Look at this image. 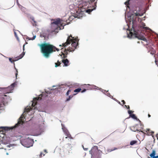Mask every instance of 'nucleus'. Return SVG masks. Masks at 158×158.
Wrapping results in <instances>:
<instances>
[{
  "label": "nucleus",
  "mask_w": 158,
  "mask_h": 158,
  "mask_svg": "<svg viewBox=\"0 0 158 158\" xmlns=\"http://www.w3.org/2000/svg\"><path fill=\"white\" fill-rule=\"evenodd\" d=\"M128 7L130 9L129 12L125 13V19L128 26L127 30L130 31V35H128L127 37L130 39L137 38L146 41L144 34L142 31L150 29L145 27V23L142 22L144 19L138 17L143 15V13L141 12V10L139 7Z\"/></svg>",
  "instance_id": "obj_1"
},
{
  "label": "nucleus",
  "mask_w": 158,
  "mask_h": 158,
  "mask_svg": "<svg viewBox=\"0 0 158 158\" xmlns=\"http://www.w3.org/2000/svg\"><path fill=\"white\" fill-rule=\"evenodd\" d=\"M37 98H35L33 99V100L31 106L25 108L24 111L22 114L21 116L19 119V121L14 126L11 127H0V132L2 131H8L10 130H14V131H18L20 129L21 125H22L26 120L25 115L26 112L28 115H30L31 112L33 114L35 111L34 110H37L39 111H43L41 107L40 106V105L38 104L37 101L39 100Z\"/></svg>",
  "instance_id": "obj_2"
},
{
  "label": "nucleus",
  "mask_w": 158,
  "mask_h": 158,
  "mask_svg": "<svg viewBox=\"0 0 158 158\" xmlns=\"http://www.w3.org/2000/svg\"><path fill=\"white\" fill-rule=\"evenodd\" d=\"M38 45L40 48L41 51L43 56L47 59L49 58L53 52H55L56 50L57 51H59V49L50 44L49 43L38 44Z\"/></svg>",
  "instance_id": "obj_3"
},
{
  "label": "nucleus",
  "mask_w": 158,
  "mask_h": 158,
  "mask_svg": "<svg viewBox=\"0 0 158 158\" xmlns=\"http://www.w3.org/2000/svg\"><path fill=\"white\" fill-rule=\"evenodd\" d=\"M93 7V8L88 9L86 10H83L82 8L81 9H80V10L77 11L73 15L70 16L69 18V20H70V19H73L74 18H76L80 19L82 17L83 14L84 12L90 14L93 10L95 9V7L94 8Z\"/></svg>",
  "instance_id": "obj_4"
},
{
  "label": "nucleus",
  "mask_w": 158,
  "mask_h": 158,
  "mask_svg": "<svg viewBox=\"0 0 158 158\" xmlns=\"http://www.w3.org/2000/svg\"><path fill=\"white\" fill-rule=\"evenodd\" d=\"M77 41V40H75L74 39L72 35H70L68 37L66 42L65 43L62 44V45L61 44L59 46H63L64 48H66L67 46L70 44L71 42H72L71 45L72 46L74 47L75 48L74 49H75L78 45V42L76 43V41ZM74 49V50L75 49Z\"/></svg>",
  "instance_id": "obj_5"
},
{
  "label": "nucleus",
  "mask_w": 158,
  "mask_h": 158,
  "mask_svg": "<svg viewBox=\"0 0 158 158\" xmlns=\"http://www.w3.org/2000/svg\"><path fill=\"white\" fill-rule=\"evenodd\" d=\"M49 89V91L47 89H45V92H43L42 94L40 95L41 96V98L40 99H44L45 100H50L52 97L54 96L53 94H52V92H51L52 90H54L53 89L48 88Z\"/></svg>",
  "instance_id": "obj_6"
},
{
  "label": "nucleus",
  "mask_w": 158,
  "mask_h": 158,
  "mask_svg": "<svg viewBox=\"0 0 158 158\" xmlns=\"http://www.w3.org/2000/svg\"><path fill=\"white\" fill-rule=\"evenodd\" d=\"M52 23L56 25L55 28H59V30L62 29L64 28V26L66 25V21L63 19H58L55 20L52 22Z\"/></svg>",
  "instance_id": "obj_7"
},
{
  "label": "nucleus",
  "mask_w": 158,
  "mask_h": 158,
  "mask_svg": "<svg viewBox=\"0 0 158 158\" xmlns=\"http://www.w3.org/2000/svg\"><path fill=\"white\" fill-rule=\"evenodd\" d=\"M16 85L17 82H15L8 87H0V91L2 92L4 94L11 93L14 88Z\"/></svg>",
  "instance_id": "obj_8"
},
{
  "label": "nucleus",
  "mask_w": 158,
  "mask_h": 158,
  "mask_svg": "<svg viewBox=\"0 0 158 158\" xmlns=\"http://www.w3.org/2000/svg\"><path fill=\"white\" fill-rule=\"evenodd\" d=\"M33 143V139L29 138H26L21 141L22 145L26 148H29L32 146Z\"/></svg>",
  "instance_id": "obj_9"
},
{
  "label": "nucleus",
  "mask_w": 158,
  "mask_h": 158,
  "mask_svg": "<svg viewBox=\"0 0 158 158\" xmlns=\"http://www.w3.org/2000/svg\"><path fill=\"white\" fill-rule=\"evenodd\" d=\"M93 2H93V1L90 0H87V1H86L85 2H83L82 4V8L81 9H83V10H87V8H88L89 7V6H90V7L92 6L91 9L93 8L94 7V8L95 7V8H96V7L97 6H96V3L97 2H96L94 4V6L93 5H91V3H92Z\"/></svg>",
  "instance_id": "obj_10"
},
{
  "label": "nucleus",
  "mask_w": 158,
  "mask_h": 158,
  "mask_svg": "<svg viewBox=\"0 0 158 158\" xmlns=\"http://www.w3.org/2000/svg\"><path fill=\"white\" fill-rule=\"evenodd\" d=\"M44 120L42 118V120L39 122V128L37 129V132L35 133L36 135H41L44 131V128L45 127Z\"/></svg>",
  "instance_id": "obj_11"
},
{
  "label": "nucleus",
  "mask_w": 158,
  "mask_h": 158,
  "mask_svg": "<svg viewBox=\"0 0 158 158\" xmlns=\"http://www.w3.org/2000/svg\"><path fill=\"white\" fill-rule=\"evenodd\" d=\"M72 47H69L68 48H65L64 49V52L65 53H64L63 52H62V54L61 55V57L62 58H66L67 57V55L68 54V52H73L74 51V49L72 50Z\"/></svg>",
  "instance_id": "obj_12"
},
{
  "label": "nucleus",
  "mask_w": 158,
  "mask_h": 158,
  "mask_svg": "<svg viewBox=\"0 0 158 158\" xmlns=\"http://www.w3.org/2000/svg\"><path fill=\"white\" fill-rule=\"evenodd\" d=\"M61 126L62 129L63 130V132L67 136V137H66V138H67L68 137H69L70 139H72V137L71 135L70 134L68 130L65 127L64 125L62 123Z\"/></svg>",
  "instance_id": "obj_13"
},
{
  "label": "nucleus",
  "mask_w": 158,
  "mask_h": 158,
  "mask_svg": "<svg viewBox=\"0 0 158 158\" xmlns=\"http://www.w3.org/2000/svg\"><path fill=\"white\" fill-rule=\"evenodd\" d=\"M49 35V31L48 30H45L44 32H42L40 35V37L42 38L44 37L45 40H47L48 38Z\"/></svg>",
  "instance_id": "obj_14"
},
{
  "label": "nucleus",
  "mask_w": 158,
  "mask_h": 158,
  "mask_svg": "<svg viewBox=\"0 0 158 158\" xmlns=\"http://www.w3.org/2000/svg\"><path fill=\"white\" fill-rule=\"evenodd\" d=\"M59 28H55L53 30H52L49 31V35H56L57 33L58 32Z\"/></svg>",
  "instance_id": "obj_15"
},
{
  "label": "nucleus",
  "mask_w": 158,
  "mask_h": 158,
  "mask_svg": "<svg viewBox=\"0 0 158 158\" xmlns=\"http://www.w3.org/2000/svg\"><path fill=\"white\" fill-rule=\"evenodd\" d=\"M62 62L64 64V65L65 66H68L69 65V61L67 58H62Z\"/></svg>",
  "instance_id": "obj_16"
},
{
  "label": "nucleus",
  "mask_w": 158,
  "mask_h": 158,
  "mask_svg": "<svg viewBox=\"0 0 158 158\" xmlns=\"http://www.w3.org/2000/svg\"><path fill=\"white\" fill-rule=\"evenodd\" d=\"M156 152L155 150H153L152 153L150 155L151 158H158V155L156 156Z\"/></svg>",
  "instance_id": "obj_17"
},
{
  "label": "nucleus",
  "mask_w": 158,
  "mask_h": 158,
  "mask_svg": "<svg viewBox=\"0 0 158 158\" xmlns=\"http://www.w3.org/2000/svg\"><path fill=\"white\" fill-rule=\"evenodd\" d=\"M130 117H131L134 119H136L137 120H139V121L140 122V121L137 118V117L135 116V114H132L130 116Z\"/></svg>",
  "instance_id": "obj_18"
},
{
  "label": "nucleus",
  "mask_w": 158,
  "mask_h": 158,
  "mask_svg": "<svg viewBox=\"0 0 158 158\" xmlns=\"http://www.w3.org/2000/svg\"><path fill=\"white\" fill-rule=\"evenodd\" d=\"M93 86L94 87H97V88H96V89H99V90H100L104 94H105L106 93H105V92H106V90H104V89H102L101 88H99L98 87H97L95 85H93Z\"/></svg>",
  "instance_id": "obj_19"
},
{
  "label": "nucleus",
  "mask_w": 158,
  "mask_h": 158,
  "mask_svg": "<svg viewBox=\"0 0 158 158\" xmlns=\"http://www.w3.org/2000/svg\"><path fill=\"white\" fill-rule=\"evenodd\" d=\"M101 154L100 152L98 154L95 156H92L91 158H101Z\"/></svg>",
  "instance_id": "obj_20"
},
{
  "label": "nucleus",
  "mask_w": 158,
  "mask_h": 158,
  "mask_svg": "<svg viewBox=\"0 0 158 158\" xmlns=\"http://www.w3.org/2000/svg\"><path fill=\"white\" fill-rule=\"evenodd\" d=\"M25 54V52H23L19 56H18V59H20L22 58Z\"/></svg>",
  "instance_id": "obj_21"
},
{
  "label": "nucleus",
  "mask_w": 158,
  "mask_h": 158,
  "mask_svg": "<svg viewBox=\"0 0 158 158\" xmlns=\"http://www.w3.org/2000/svg\"><path fill=\"white\" fill-rule=\"evenodd\" d=\"M25 54V52H23L19 56H18V59H20L22 58Z\"/></svg>",
  "instance_id": "obj_22"
},
{
  "label": "nucleus",
  "mask_w": 158,
  "mask_h": 158,
  "mask_svg": "<svg viewBox=\"0 0 158 158\" xmlns=\"http://www.w3.org/2000/svg\"><path fill=\"white\" fill-rule=\"evenodd\" d=\"M73 95H69V97L66 98V99L65 100V102H67L69 101L70 100H71V98H73Z\"/></svg>",
  "instance_id": "obj_23"
},
{
  "label": "nucleus",
  "mask_w": 158,
  "mask_h": 158,
  "mask_svg": "<svg viewBox=\"0 0 158 158\" xmlns=\"http://www.w3.org/2000/svg\"><path fill=\"white\" fill-rule=\"evenodd\" d=\"M137 142V141L136 140H132L130 142V144L131 145H133L135 144H136Z\"/></svg>",
  "instance_id": "obj_24"
},
{
  "label": "nucleus",
  "mask_w": 158,
  "mask_h": 158,
  "mask_svg": "<svg viewBox=\"0 0 158 158\" xmlns=\"http://www.w3.org/2000/svg\"><path fill=\"white\" fill-rule=\"evenodd\" d=\"M61 64V63L58 60L57 61V63H55V67H58V66H60V64Z\"/></svg>",
  "instance_id": "obj_25"
},
{
  "label": "nucleus",
  "mask_w": 158,
  "mask_h": 158,
  "mask_svg": "<svg viewBox=\"0 0 158 158\" xmlns=\"http://www.w3.org/2000/svg\"><path fill=\"white\" fill-rule=\"evenodd\" d=\"M36 36L35 35L33 36L32 38H30L28 37H27V39H28L29 40H34L36 38Z\"/></svg>",
  "instance_id": "obj_26"
},
{
  "label": "nucleus",
  "mask_w": 158,
  "mask_h": 158,
  "mask_svg": "<svg viewBox=\"0 0 158 158\" xmlns=\"http://www.w3.org/2000/svg\"><path fill=\"white\" fill-rule=\"evenodd\" d=\"M81 89L80 88H78L76 89L74 91V92L78 93L81 91Z\"/></svg>",
  "instance_id": "obj_27"
},
{
  "label": "nucleus",
  "mask_w": 158,
  "mask_h": 158,
  "mask_svg": "<svg viewBox=\"0 0 158 158\" xmlns=\"http://www.w3.org/2000/svg\"><path fill=\"white\" fill-rule=\"evenodd\" d=\"M9 61L11 63H13V64H14V65H15V63H14V61H16V60H12V59L11 58H9Z\"/></svg>",
  "instance_id": "obj_28"
},
{
  "label": "nucleus",
  "mask_w": 158,
  "mask_h": 158,
  "mask_svg": "<svg viewBox=\"0 0 158 158\" xmlns=\"http://www.w3.org/2000/svg\"><path fill=\"white\" fill-rule=\"evenodd\" d=\"M131 130L133 131H139V132H142V131H141V130H138V129H136V130L135 131V128H134V129H132L131 128Z\"/></svg>",
  "instance_id": "obj_29"
},
{
  "label": "nucleus",
  "mask_w": 158,
  "mask_h": 158,
  "mask_svg": "<svg viewBox=\"0 0 158 158\" xmlns=\"http://www.w3.org/2000/svg\"><path fill=\"white\" fill-rule=\"evenodd\" d=\"M14 34H15V36L16 37V38H17V40H19V38L17 35V34H16V32L15 31H14Z\"/></svg>",
  "instance_id": "obj_30"
},
{
  "label": "nucleus",
  "mask_w": 158,
  "mask_h": 158,
  "mask_svg": "<svg viewBox=\"0 0 158 158\" xmlns=\"http://www.w3.org/2000/svg\"><path fill=\"white\" fill-rule=\"evenodd\" d=\"M64 86V85H60L57 86V88H61L62 87L63 88Z\"/></svg>",
  "instance_id": "obj_31"
},
{
  "label": "nucleus",
  "mask_w": 158,
  "mask_h": 158,
  "mask_svg": "<svg viewBox=\"0 0 158 158\" xmlns=\"http://www.w3.org/2000/svg\"><path fill=\"white\" fill-rule=\"evenodd\" d=\"M15 69L16 70V73L15 74V77H16V78L17 77V76L18 74V72L17 69H16L15 67Z\"/></svg>",
  "instance_id": "obj_32"
},
{
  "label": "nucleus",
  "mask_w": 158,
  "mask_h": 158,
  "mask_svg": "<svg viewBox=\"0 0 158 158\" xmlns=\"http://www.w3.org/2000/svg\"><path fill=\"white\" fill-rule=\"evenodd\" d=\"M19 8L21 10H22V8H24V7H23L21 5L19 4V5H18Z\"/></svg>",
  "instance_id": "obj_33"
},
{
  "label": "nucleus",
  "mask_w": 158,
  "mask_h": 158,
  "mask_svg": "<svg viewBox=\"0 0 158 158\" xmlns=\"http://www.w3.org/2000/svg\"><path fill=\"white\" fill-rule=\"evenodd\" d=\"M71 91V90L70 89H69L67 92L66 93V95H67V96H68L69 95V92H70Z\"/></svg>",
  "instance_id": "obj_34"
},
{
  "label": "nucleus",
  "mask_w": 158,
  "mask_h": 158,
  "mask_svg": "<svg viewBox=\"0 0 158 158\" xmlns=\"http://www.w3.org/2000/svg\"><path fill=\"white\" fill-rule=\"evenodd\" d=\"M30 18L33 21L34 23H35L36 22V21L34 20V18L33 17L31 16L30 17Z\"/></svg>",
  "instance_id": "obj_35"
},
{
  "label": "nucleus",
  "mask_w": 158,
  "mask_h": 158,
  "mask_svg": "<svg viewBox=\"0 0 158 158\" xmlns=\"http://www.w3.org/2000/svg\"><path fill=\"white\" fill-rule=\"evenodd\" d=\"M155 62L156 65L158 66V59H155Z\"/></svg>",
  "instance_id": "obj_36"
},
{
  "label": "nucleus",
  "mask_w": 158,
  "mask_h": 158,
  "mask_svg": "<svg viewBox=\"0 0 158 158\" xmlns=\"http://www.w3.org/2000/svg\"><path fill=\"white\" fill-rule=\"evenodd\" d=\"M132 111L130 110H129L128 111V114H129L130 116V115H131L132 114Z\"/></svg>",
  "instance_id": "obj_37"
},
{
  "label": "nucleus",
  "mask_w": 158,
  "mask_h": 158,
  "mask_svg": "<svg viewBox=\"0 0 158 158\" xmlns=\"http://www.w3.org/2000/svg\"><path fill=\"white\" fill-rule=\"evenodd\" d=\"M86 90V89H84L82 90L81 91V93H83L85 92Z\"/></svg>",
  "instance_id": "obj_38"
},
{
  "label": "nucleus",
  "mask_w": 158,
  "mask_h": 158,
  "mask_svg": "<svg viewBox=\"0 0 158 158\" xmlns=\"http://www.w3.org/2000/svg\"><path fill=\"white\" fill-rule=\"evenodd\" d=\"M124 4L126 5H129V2L128 1H126L124 3Z\"/></svg>",
  "instance_id": "obj_39"
},
{
  "label": "nucleus",
  "mask_w": 158,
  "mask_h": 158,
  "mask_svg": "<svg viewBox=\"0 0 158 158\" xmlns=\"http://www.w3.org/2000/svg\"><path fill=\"white\" fill-rule=\"evenodd\" d=\"M107 151L108 152H110L113 151V150H112V149H107Z\"/></svg>",
  "instance_id": "obj_40"
},
{
  "label": "nucleus",
  "mask_w": 158,
  "mask_h": 158,
  "mask_svg": "<svg viewBox=\"0 0 158 158\" xmlns=\"http://www.w3.org/2000/svg\"><path fill=\"white\" fill-rule=\"evenodd\" d=\"M106 95H107L110 98H111L113 99V96L112 95H111L110 94V95H108V94H106Z\"/></svg>",
  "instance_id": "obj_41"
},
{
  "label": "nucleus",
  "mask_w": 158,
  "mask_h": 158,
  "mask_svg": "<svg viewBox=\"0 0 158 158\" xmlns=\"http://www.w3.org/2000/svg\"><path fill=\"white\" fill-rule=\"evenodd\" d=\"M82 147H83V149H84V150H85V151H87V150H88V148H84V147L83 145H82Z\"/></svg>",
  "instance_id": "obj_42"
},
{
  "label": "nucleus",
  "mask_w": 158,
  "mask_h": 158,
  "mask_svg": "<svg viewBox=\"0 0 158 158\" xmlns=\"http://www.w3.org/2000/svg\"><path fill=\"white\" fill-rule=\"evenodd\" d=\"M108 90L106 91V94L105 93V94L106 95V94H108V95H110V94L109 93H108Z\"/></svg>",
  "instance_id": "obj_43"
},
{
  "label": "nucleus",
  "mask_w": 158,
  "mask_h": 158,
  "mask_svg": "<svg viewBox=\"0 0 158 158\" xmlns=\"http://www.w3.org/2000/svg\"><path fill=\"white\" fill-rule=\"evenodd\" d=\"M7 147L8 148H10V147L12 146V144H10L7 146Z\"/></svg>",
  "instance_id": "obj_44"
},
{
  "label": "nucleus",
  "mask_w": 158,
  "mask_h": 158,
  "mask_svg": "<svg viewBox=\"0 0 158 158\" xmlns=\"http://www.w3.org/2000/svg\"><path fill=\"white\" fill-rule=\"evenodd\" d=\"M117 102L119 104H120V105H122V106H123V105H122V104L119 101H118H118H117Z\"/></svg>",
  "instance_id": "obj_45"
},
{
  "label": "nucleus",
  "mask_w": 158,
  "mask_h": 158,
  "mask_svg": "<svg viewBox=\"0 0 158 158\" xmlns=\"http://www.w3.org/2000/svg\"><path fill=\"white\" fill-rule=\"evenodd\" d=\"M122 102L123 103V105H124L125 103V102L124 100H122Z\"/></svg>",
  "instance_id": "obj_46"
},
{
  "label": "nucleus",
  "mask_w": 158,
  "mask_h": 158,
  "mask_svg": "<svg viewBox=\"0 0 158 158\" xmlns=\"http://www.w3.org/2000/svg\"><path fill=\"white\" fill-rule=\"evenodd\" d=\"M25 44H24L23 46V50L24 51L25 50Z\"/></svg>",
  "instance_id": "obj_47"
},
{
  "label": "nucleus",
  "mask_w": 158,
  "mask_h": 158,
  "mask_svg": "<svg viewBox=\"0 0 158 158\" xmlns=\"http://www.w3.org/2000/svg\"><path fill=\"white\" fill-rule=\"evenodd\" d=\"M154 52L155 51H154L153 52H151V54L152 55H153L154 53Z\"/></svg>",
  "instance_id": "obj_48"
},
{
  "label": "nucleus",
  "mask_w": 158,
  "mask_h": 158,
  "mask_svg": "<svg viewBox=\"0 0 158 158\" xmlns=\"http://www.w3.org/2000/svg\"><path fill=\"white\" fill-rule=\"evenodd\" d=\"M16 3H17V4L19 5V2H18V0H16Z\"/></svg>",
  "instance_id": "obj_49"
},
{
  "label": "nucleus",
  "mask_w": 158,
  "mask_h": 158,
  "mask_svg": "<svg viewBox=\"0 0 158 158\" xmlns=\"http://www.w3.org/2000/svg\"><path fill=\"white\" fill-rule=\"evenodd\" d=\"M118 149V148H114V149H112V150H113V151H114V150H117Z\"/></svg>",
  "instance_id": "obj_50"
},
{
  "label": "nucleus",
  "mask_w": 158,
  "mask_h": 158,
  "mask_svg": "<svg viewBox=\"0 0 158 158\" xmlns=\"http://www.w3.org/2000/svg\"><path fill=\"white\" fill-rule=\"evenodd\" d=\"M113 99L114 100L116 101V102H117L118 101V100H117L115 98H113Z\"/></svg>",
  "instance_id": "obj_51"
},
{
  "label": "nucleus",
  "mask_w": 158,
  "mask_h": 158,
  "mask_svg": "<svg viewBox=\"0 0 158 158\" xmlns=\"http://www.w3.org/2000/svg\"><path fill=\"white\" fill-rule=\"evenodd\" d=\"M43 154V153L41 152L40 155V157H42V155Z\"/></svg>",
  "instance_id": "obj_52"
},
{
  "label": "nucleus",
  "mask_w": 158,
  "mask_h": 158,
  "mask_svg": "<svg viewBox=\"0 0 158 158\" xmlns=\"http://www.w3.org/2000/svg\"><path fill=\"white\" fill-rule=\"evenodd\" d=\"M67 145L69 146L70 148L71 147V144H70L68 143L67 144Z\"/></svg>",
  "instance_id": "obj_53"
},
{
  "label": "nucleus",
  "mask_w": 158,
  "mask_h": 158,
  "mask_svg": "<svg viewBox=\"0 0 158 158\" xmlns=\"http://www.w3.org/2000/svg\"><path fill=\"white\" fill-rule=\"evenodd\" d=\"M127 109H130V106H127Z\"/></svg>",
  "instance_id": "obj_54"
},
{
  "label": "nucleus",
  "mask_w": 158,
  "mask_h": 158,
  "mask_svg": "<svg viewBox=\"0 0 158 158\" xmlns=\"http://www.w3.org/2000/svg\"><path fill=\"white\" fill-rule=\"evenodd\" d=\"M150 49V50H152V51L153 50H154L153 48H152V47Z\"/></svg>",
  "instance_id": "obj_55"
},
{
  "label": "nucleus",
  "mask_w": 158,
  "mask_h": 158,
  "mask_svg": "<svg viewBox=\"0 0 158 158\" xmlns=\"http://www.w3.org/2000/svg\"><path fill=\"white\" fill-rule=\"evenodd\" d=\"M127 106H126V105H125L123 106V107H126V108H127Z\"/></svg>",
  "instance_id": "obj_56"
},
{
  "label": "nucleus",
  "mask_w": 158,
  "mask_h": 158,
  "mask_svg": "<svg viewBox=\"0 0 158 158\" xmlns=\"http://www.w3.org/2000/svg\"><path fill=\"white\" fill-rule=\"evenodd\" d=\"M94 147L96 148L97 149H98V147L97 146H95Z\"/></svg>",
  "instance_id": "obj_57"
},
{
  "label": "nucleus",
  "mask_w": 158,
  "mask_h": 158,
  "mask_svg": "<svg viewBox=\"0 0 158 158\" xmlns=\"http://www.w3.org/2000/svg\"><path fill=\"white\" fill-rule=\"evenodd\" d=\"M87 86H90L91 85H90V84H87V85H86Z\"/></svg>",
  "instance_id": "obj_58"
},
{
  "label": "nucleus",
  "mask_w": 158,
  "mask_h": 158,
  "mask_svg": "<svg viewBox=\"0 0 158 158\" xmlns=\"http://www.w3.org/2000/svg\"><path fill=\"white\" fill-rule=\"evenodd\" d=\"M148 117L149 118V117H151V115H150V114H148Z\"/></svg>",
  "instance_id": "obj_59"
},
{
  "label": "nucleus",
  "mask_w": 158,
  "mask_h": 158,
  "mask_svg": "<svg viewBox=\"0 0 158 158\" xmlns=\"http://www.w3.org/2000/svg\"><path fill=\"white\" fill-rule=\"evenodd\" d=\"M156 136L157 138H158V134H156Z\"/></svg>",
  "instance_id": "obj_60"
},
{
  "label": "nucleus",
  "mask_w": 158,
  "mask_h": 158,
  "mask_svg": "<svg viewBox=\"0 0 158 158\" xmlns=\"http://www.w3.org/2000/svg\"><path fill=\"white\" fill-rule=\"evenodd\" d=\"M151 133H152V134H153V133H154V132L153 131H151Z\"/></svg>",
  "instance_id": "obj_61"
},
{
  "label": "nucleus",
  "mask_w": 158,
  "mask_h": 158,
  "mask_svg": "<svg viewBox=\"0 0 158 158\" xmlns=\"http://www.w3.org/2000/svg\"><path fill=\"white\" fill-rule=\"evenodd\" d=\"M44 152H47V150L46 149H45L44 150Z\"/></svg>",
  "instance_id": "obj_62"
},
{
  "label": "nucleus",
  "mask_w": 158,
  "mask_h": 158,
  "mask_svg": "<svg viewBox=\"0 0 158 158\" xmlns=\"http://www.w3.org/2000/svg\"><path fill=\"white\" fill-rule=\"evenodd\" d=\"M24 8H22V10H22V11H24Z\"/></svg>",
  "instance_id": "obj_63"
},
{
  "label": "nucleus",
  "mask_w": 158,
  "mask_h": 158,
  "mask_svg": "<svg viewBox=\"0 0 158 158\" xmlns=\"http://www.w3.org/2000/svg\"><path fill=\"white\" fill-rule=\"evenodd\" d=\"M150 130L149 129H148V132H149L150 131Z\"/></svg>",
  "instance_id": "obj_64"
}]
</instances>
